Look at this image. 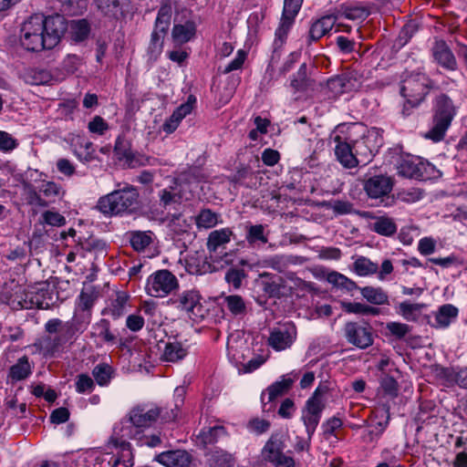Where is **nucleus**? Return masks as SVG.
Returning a JSON list of instances; mask_svg holds the SVG:
<instances>
[{
	"label": "nucleus",
	"instance_id": "1",
	"mask_svg": "<svg viewBox=\"0 0 467 467\" xmlns=\"http://www.w3.org/2000/svg\"><path fill=\"white\" fill-rule=\"evenodd\" d=\"M88 321L72 319L64 322L59 318L49 319L45 324L47 336L38 339L36 345L45 355H54L67 342L71 340L77 333H82L88 324Z\"/></svg>",
	"mask_w": 467,
	"mask_h": 467
},
{
	"label": "nucleus",
	"instance_id": "32",
	"mask_svg": "<svg viewBox=\"0 0 467 467\" xmlns=\"http://www.w3.org/2000/svg\"><path fill=\"white\" fill-rule=\"evenodd\" d=\"M131 247L136 252H143L153 244L155 234L151 231H131L128 233Z\"/></svg>",
	"mask_w": 467,
	"mask_h": 467
},
{
	"label": "nucleus",
	"instance_id": "58",
	"mask_svg": "<svg viewBox=\"0 0 467 467\" xmlns=\"http://www.w3.org/2000/svg\"><path fill=\"white\" fill-rule=\"evenodd\" d=\"M346 93L358 90L362 85V75L352 70L342 74Z\"/></svg>",
	"mask_w": 467,
	"mask_h": 467
},
{
	"label": "nucleus",
	"instance_id": "6",
	"mask_svg": "<svg viewBox=\"0 0 467 467\" xmlns=\"http://www.w3.org/2000/svg\"><path fill=\"white\" fill-rule=\"evenodd\" d=\"M171 7L168 5L161 6L158 11L145 54L147 61L150 64L156 62L163 51L164 38L171 26Z\"/></svg>",
	"mask_w": 467,
	"mask_h": 467
},
{
	"label": "nucleus",
	"instance_id": "16",
	"mask_svg": "<svg viewBox=\"0 0 467 467\" xmlns=\"http://www.w3.org/2000/svg\"><path fill=\"white\" fill-rule=\"evenodd\" d=\"M98 10L108 19L120 20L132 13L130 0H94Z\"/></svg>",
	"mask_w": 467,
	"mask_h": 467
},
{
	"label": "nucleus",
	"instance_id": "64",
	"mask_svg": "<svg viewBox=\"0 0 467 467\" xmlns=\"http://www.w3.org/2000/svg\"><path fill=\"white\" fill-rule=\"evenodd\" d=\"M41 223L60 227L66 224V218L57 212L46 211L41 216Z\"/></svg>",
	"mask_w": 467,
	"mask_h": 467
},
{
	"label": "nucleus",
	"instance_id": "41",
	"mask_svg": "<svg viewBox=\"0 0 467 467\" xmlns=\"http://www.w3.org/2000/svg\"><path fill=\"white\" fill-rule=\"evenodd\" d=\"M186 395V389L183 386H179L174 389L173 402L174 408L171 409L170 411L162 412L161 418L165 421H173L178 418L179 410L184 404V399Z\"/></svg>",
	"mask_w": 467,
	"mask_h": 467
},
{
	"label": "nucleus",
	"instance_id": "51",
	"mask_svg": "<svg viewBox=\"0 0 467 467\" xmlns=\"http://www.w3.org/2000/svg\"><path fill=\"white\" fill-rule=\"evenodd\" d=\"M225 434L226 431L224 427L216 425L213 427L203 428L198 435V438L204 444H212L216 442L220 437Z\"/></svg>",
	"mask_w": 467,
	"mask_h": 467
},
{
	"label": "nucleus",
	"instance_id": "31",
	"mask_svg": "<svg viewBox=\"0 0 467 467\" xmlns=\"http://www.w3.org/2000/svg\"><path fill=\"white\" fill-rule=\"evenodd\" d=\"M196 33V26L192 21L184 24H175L171 30V38L175 45L181 46L192 39Z\"/></svg>",
	"mask_w": 467,
	"mask_h": 467
},
{
	"label": "nucleus",
	"instance_id": "54",
	"mask_svg": "<svg viewBox=\"0 0 467 467\" xmlns=\"http://www.w3.org/2000/svg\"><path fill=\"white\" fill-rule=\"evenodd\" d=\"M223 302L227 309L234 316L244 315L246 311L245 303L241 296H227Z\"/></svg>",
	"mask_w": 467,
	"mask_h": 467
},
{
	"label": "nucleus",
	"instance_id": "10",
	"mask_svg": "<svg viewBox=\"0 0 467 467\" xmlns=\"http://www.w3.org/2000/svg\"><path fill=\"white\" fill-rule=\"evenodd\" d=\"M285 448L282 436L275 433L272 434L266 441L262 452L265 459L272 462L275 467H295L294 458L284 453Z\"/></svg>",
	"mask_w": 467,
	"mask_h": 467
},
{
	"label": "nucleus",
	"instance_id": "59",
	"mask_svg": "<svg viewBox=\"0 0 467 467\" xmlns=\"http://www.w3.org/2000/svg\"><path fill=\"white\" fill-rule=\"evenodd\" d=\"M346 93L358 90L362 85V75L352 70L342 74Z\"/></svg>",
	"mask_w": 467,
	"mask_h": 467
},
{
	"label": "nucleus",
	"instance_id": "36",
	"mask_svg": "<svg viewBox=\"0 0 467 467\" xmlns=\"http://www.w3.org/2000/svg\"><path fill=\"white\" fill-rule=\"evenodd\" d=\"M325 392L326 389H321L320 387L317 388L312 396L306 400L303 410L320 420L322 411L325 409V404L322 400V395Z\"/></svg>",
	"mask_w": 467,
	"mask_h": 467
},
{
	"label": "nucleus",
	"instance_id": "30",
	"mask_svg": "<svg viewBox=\"0 0 467 467\" xmlns=\"http://www.w3.org/2000/svg\"><path fill=\"white\" fill-rule=\"evenodd\" d=\"M458 313V308L453 305H442L434 313V322L430 324L435 328H446L457 318Z\"/></svg>",
	"mask_w": 467,
	"mask_h": 467
},
{
	"label": "nucleus",
	"instance_id": "22",
	"mask_svg": "<svg viewBox=\"0 0 467 467\" xmlns=\"http://www.w3.org/2000/svg\"><path fill=\"white\" fill-rule=\"evenodd\" d=\"M233 235V231L228 227L214 230L209 234L206 246L213 262L218 261L217 255L213 254H217L220 250L224 249V245L230 243Z\"/></svg>",
	"mask_w": 467,
	"mask_h": 467
},
{
	"label": "nucleus",
	"instance_id": "5",
	"mask_svg": "<svg viewBox=\"0 0 467 467\" xmlns=\"http://www.w3.org/2000/svg\"><path fill=\"white\" fill-rule=\"evenodd\" d=\"M431 88V80L428 76L421 72L411 73L401 84L400 94L406 99L402 114L410 115L409 108L412 109L419 106L430 88Z\"/></svg>",
	"mask_w": 467,
	"mask_h": 467
},
{
	"label": "nucleus",
	"instance_id": "7",
	"mask_svg": "<svg viewBox=\"0 0 467 467\" xmlns=\"http://www.w3.org/2000/svg\"><path fill=\"white\" fill-rule=\"evenodd\" d=\"M42 15L31 16L23 25L21 29L20 41L22 46L28 51L38 52L47 48V37L44 34Z\"/></svg>",
	"mask_w": 467,
	"mask_h": 467
},
{
	"label": "nucleus",
	"instance_id": "49",
	"mask_svg": "<svg viewBox=\"0 0 467 467\" xmlns=\"http://www.w3.org/2000/svg\"><path fill=\"white\" fill-rule=\"evenodd\" d=\"M220 215L210 209H202L195 217V223L198 228L209 229L218 223Z\"/></svg>",
	"mask_w": 467,
	"mask_h": 467
},
{
	"label": "nucleus",
	"instance_id": "48",
	"mask_svg": "<svg viewBox=\"0 0 467 467\" xmlns=\"http://www.w3.org/2000/svg\"><path fill=\"white\" fill-rule=\"evenodd\" d=\"M343 308L347 313L362 316H378L380 312L378 307L358 302L344 303Z\"/></svg>",
	"mask_w": 467,
	"mask_h": 467
},
{
	"label": "nucleus",
	"instance_id": "55",
	"mask_svg": "<svg viewBox=\"0 0 467 467\" xmlns=\"http://www.w3.org/2000/svg\"><path fill=\"white\" fill-rule=\"evenodd\" d=\"M423 307V304H412L409 302H402L399 306L400 313L408 321H417Z\"/></svg>",
	"mask_w": 467,
	"mask_h": 467
},
{
	"label": "nucleus",
	"instance_id": "12",
	"mask_svg": "<svg viewBox=\"0 0 467 467\" xmlns=\"http://www.w3.org/2000/svg\"><path fill=\"white\" fill-rule=\"evenodd\" d=\"M344 335L349 344L361 349L373 344L371 327L368 324L348 322L344 327Z\"/></svg>",
	"mask_w": 467,
	"mask_h": 467
},
{
	"label": "nucleus",
	"instance_id": "24",
	"mask_svg": "<svg viewBox=\"0 0 467 467\" xmlns=\"http://www.w3.org/2000/svg\"><path fill=\"white\" fill-rule=\"evenodd\" d=\"M185 270L191 275H204L214 271L215 267L207 261V257L201 252L189 254L185 259Z\"/></svg>",
	"mask_w": 467,
	"mask_h": 467
},
{
	"label": "nucleus",
	"instance_id": "38",
	"mask_svg": "<svg viewBox=\"0 0 467 467\" xmlns=\"http://www.w3.org/2000/svg\"><path fill=\"white\" fill-rule=\"evenodd\" d=\"M187 354V348H184L181 342H168L164 347L161 359L167 362H177L184 358Z\"/></svg>",
	"mask_w": 467,
	"mask_h": 467
},
{
	"label": "nucleus",
	"instance_id": "29",
	"mask_svg": "<svg viewBox=\"0 0 467 467\" xmlns=\"http://www.w3.org/2000/svg\"><path fill=\"white\" fill-rule=\"evenodd\" d=\"M336 16L349 20H365L370 14L367 5L362 3L343 4L336 11Z\"/></svg>",
	"mask_w": 467,
	"mask_h": 467
},
{
	"label": "nucleus",
	"instance_id": "45",
	"mask_svg": "<svg viewBox=\"0 0 467 467\" xmlns=\"http://www.w3.org/2000/svg\"><path fill=\"white\" fill-rule=\"evenodd\" d=\"M294 16H285L282 14L279 26L275 30V39L274 41L275 47H280L286 39L287 34L294 24Z\"/></svg>",
	"mask_w": 467,
	"mask_h": 467
},
{
	"label": "nucleus",
	"instance_id": "2",
	"mask_svg": "<svg viewBox=\"0 0 467 467\" xmlns=\"http://www.w3.org/2000/svg\"><path fill=\"white\" fill-rule=\"evenodd\" d=\"M348 140L352 143L359 163H368L383 143L380 130L368 128L361 123H353L347 130Z\"/></svg>",
	"mask_w": 467,
	"mask_h": 467
},
{
	"label": "nucleus",
	"instance_id": "3",
	"mask_svg": "<svg viewBox=\"0 0 467 467\" xmlns=\"http://www.w3.org/2000/svg\"><path fill=\"white\" fill-rule=\"evenodd\" d=\"M138 205L139 192L137 189L127 185L100 197L97 203V209L105 215L116 216L130 214L138 209Z\"/></svg>",
	"mask_w": 467,
	"mask_h": 467
},
{
	"label": "nucleus",
	"instance_id": "21",
	"mask_svg": "<svg viewBox=\"0 0 467 467\" xmlns=\"http://www.w3.org/2000/svg\"><path fill=\"white\" fill-rule=\"evenodd\" d=\"M201 295L196 289L185 290L173 301L176 307L194 317L202 316Z\"/></svg>",
	"mask_w": 467,
	"mask_h": 467
},
{
	"label": "nucleus",
	"instance_id": "15",
	"mask_svg": "<svg viewBox=\"0 0 467 467\" xmlns=\"http://www.w3.org/2000/svg\"><path fill=\"white\" fill-rule=\"evenodd\" d=\"M394 186L393 179L389 175H374L364 182L363 188L370 199H380L389 196Z\"/></svg>",
	"mask_w": 467,
	"mask_h": 467
},
{
	"label": "nucleus",
	"instance_id": "61",
	"mask_svg": "<svg viewBox=\"0 0 467 467\" xmlns=\"http://www.w3.org/2000/svg\"><path fill=\"white\" fill-rule=\"evenodd\" d=\"M245 277L246 274L243 269L232 267L225 273L224 279L234 289H238Z\"/></svg>",
	"mask_w": 467,
	"mask_h": 467
},
{
	"label": "nucleus",
	"instance_id": "27",
	"mask_svg": "<svg viewBox=\"0 0 467 467\" xmlns=\"http://www.w3.org/2000/svg\"><path fill=\"white\" fill-rule=\"evenodd\" d=\"M338 16L335 13L324 16L316 20L310 26L308 32L309 41H317L327 35L335 26Z\"/></svg>",
	"mask_w": 467,
	"mask_h": 467
},
{
	"label": "nucleus",
	"instance_id": "4",
	"mask_svg": "<svg viewBox=\"0 0 467 467\" xmlns=\"http://www.w3.org/2000/svg\"><path fill=\"white\" fill-rule=\"evenodd\" d=\"M457 114V107L446 94H439L433 103L432 126L425 138L435 142L444 139L452 119Z\"/></svg>",
	"mask_w": 467,
	"mask_h": 467
},
{
	"label": "nucleus",
	"instance_id": "63",
	"mask_svg": "<svg viewBox=\"0 0 467 467\" xmlns=\"http://www.w3.org/2000/svg\"><path fill=\"white\" fill-rule=\"evenodd\" d=\"M167 220L169 227L177 234L187 232L189 229V223L181 213L168 215Z\"/></svg>",
	"mask_w": 467,
	"mask_h": 467
},
{
	"label": "nucleus",
	"instance_id": "60",
	"mask_svg": "<svg viewBox=\"0 0 467 467\" xmlns=\"http://www.w3.org/2000/svg\"><path fill=\"white\" fill-rule=\"evenodd\" d=\"M131 439L135 440L139 446H148L150 448L157 447L161 442V440L159 435H147L138 430H136L135 432L132 434Z\"/></svg>",
	"mask_w": 467,
	"mask_h": 467
},
{
	"label": "nucleus",
	"instance_id": "37",
	"mask_svg": "<svg viewBox=\"0 0 467 467\" xmlns=\"http://www.w3.org/2000/svg\"><path fill=\"white\" fill-rule=\"evenodd\" d=\"M31 366L26 356L20 358L16 364L10 367L8 379L13 382L24 380L31 374Z\"/></svg>",
	"mask_w": 467,
	"mask_h": 467
},
{
	"label": "nucleus",
	"instance_id": "11",
	"mask_svg": "<svg viewBox=\"0 0 467 467\" xmlns=\"http://www.w3.org/2000/svg\"><path fill=\"white\" fill-rule=\"evenodd\" d=\"M330 139L335 144L336 158L344 168L352 169L359 164V159L355 155L352 143L348 140V134L342 136L336 130L331 134Z\"/></svg>",
	"mask_w": 467,
	"mask_h": 467
},
{
	"label": "nucleus",
	"instance_id": "9",
	"mask_svg": "<svg viewBox=\"0 0 467 467\" xmlns=\"http://www.w3.org/2000/svg\"><path fill=\"white\" fill-rule=\"evenodd\" d=\"M399 173L406 178L427 181L437 177L440 171L430 162H424L418 158H408L400 162Z\"/></svg>",
	"mask_w": 467,
	"mask_h": 467
},
{
	"label": "nucleus",
	"instance_id": "50",
	"mask_svg": "<svg viewBox=\"0 0 467 467\" xmlns=\"http://www.w3.org/2000/svg\"><path fill=\"white\" fill-rule=\"evenodd\" d=\"M327 280L331 285L338 288L345 289L348 292H351L358 288L357 284L353 280L337 272L329 273L327 275Z\"/></svg>",
	"mask_w": 467,
	"mask_h": 467
},
{
	"label": "nucleus",
	"instance_id": "14",
	"mask_svg": "<svg viewBox=\"0 0 467 467\" xmlns=\"http://www.w3.org/2000/svg\"><path fill=\"white\" fill-rule=\"evenodd\" d=\"M43 26H45V36L47 37V48L55 47L67 28L66 18L58 14L48 16L42 15Z\"/></svg>",
	"mask_w": 467,
	"mask_h": 467
},
{
	"label": "nucleus",
	"instance_id": "28",
	"mask_svg": "<svg viewBox=\"0 0 467 467\" xmlns=\"http://www.w3.org/2000/svg\"><path fill=\"white\" fill-rule=\"evenodd\" d=\"M432 54L435 60L441 67L450 70H454L456 68V59L445 41H435L434 46L432 47Z\"/></svg>",
	"mask_w": 467,
	"mask_h": 467
},
{
	"label": "nucleus",
	"instance_id": "35",
	"mask_svg": "<svg viewBox=\"0 0 467 467\" xmlns=\"http://www.w3.org/2000/svg\"><path fill=\"white\" fill-rule=\"evenodd\" d=\"M29 297L31 298L33 308L48 309L52 305V296L47 285L33 287L29 290Z\"/></svg>",
	"mask_w": 467,
	"mask_h": 467
},
{
	"label": "nucleus",
	"instance_id": "23",
	"mask_svg": "<svg viewBox=\"0 0 467 467\" xmlns=\"http://www.w3.org/2000/svg\"><path fill=\"white\" fill-rule=\"evenodd\" d=\"M435 372L446 386L456 384L461 388L467 389V368L438 367Z\"/></svg>",
	"mask_w": 467,
	"mask_h": 467
},
{
	"label": "nucleus",
	"instance_id": "39",
	"mask_svg": "<svg viewBox=\"0 0 467 467\" xmlns=\"http://www.w3.org/2000/svg\"><path fill=\"white\" fill-rule=\"evenodd\" d=\"M375 221L371 224V229L383 236H392L396 234L398 226L395 221L388 216L374 217Z\"/></svg>",
	"mask_w": 467,
	"mask_h": 467
},
{
	"label": "nucleus",
	"instance_id": "57",
	"mask_svg": "<svg viewBox=\"0 0 467 467\" xmlns=\"http://www.w3.org/2000/svg\"><path fill=\"white\" fill-rule=\"evenodd\" d=\"M90 32L89 24L85 19L73 21L71 25V34L75 41L85 40Z\"/></svg>",
	"mask_w": 467,
	"mask_h": 467
},
{
	"label": "nucleus",
	"instance_id": "17",
	"mask_svg": "<svg viewBox=\"0 0 467 467\" xmlns=\"http://www.w3.org/2000/svg\"><path fill=\"white\" fill-rule=\"evenodd\" d=\"M296 338V328L292 324H285L271 330L268 345L276 351L289 348Z\"/></svg>",
	"mask_w": 467,
	"mask_h": 467
},
{
	"label": "nucleus",
	"instance_id": "25",
	"mask_svg": "<svg viewBox=\"0 0 467 467\" xmlns=\"http://www.w3.org/2000/svg\"><path fill=\"white\" fill-rule=\"evenodd\" d=\"M62 78L57 72H51L44 68H30L25 73V80L30 85H54Z\"/></svg>",
	"mask_w": 467,
	"mask_h": 467
},
{
	"label": "nucleus",
	"instance_id": "19",
	"mask_svg": "<svg viewBox=\"0 0 467 467\" xmlns=\"http://www.w3.org/2000/svg\"><path fill=\"white\" fill-rule=\"evenodd\" d=\"M375 419L379 420L372 426L371 430H368L362 436L365 442H373L378 441L389 426L390 420L389 407L387 404H382L373 411Z\"/></svg>",
	"mask_w": 467,
	"mask_h": 467
},
{
	"label": "nucleus",
	"instance_id": "52",
	"mask_svg": "<svg viewBox=\"0 0 467 467\" xmlns=\"http://www.w3.org/2000/svg\"><path fill=\"white\" fill-rule=\"evenodd\" d=\"M40 193L47 198L51 203L55 202L57 198L60 199L64 196L65 192L61 186L54 182H43L39 188Z\"/></svg>",
	"mask_w": 467,
	"mask_h": 467
},
{
	"label": "nucleus",
	"instance_id": "46",
	"mask_svg": "<svg viewBox=\"0 0 467 467\" xmlns=\"http://www.w3.org/2000/svg\"><path fill=\"white\" fill-rule=\"evenodd\" d=\"M245 239L251 245H254L256 244H266L268 242V237L265 234V226L262 224L247 225Z\"/></svg>",
	"mask_w": 467,
	"mask_h": 467
},
{
	"label": "nucleus",
	"instance_id": "47",
	"mask_svg": "<svg viewBox=\"0 0 467 467\" xmlns=\"http://www.w3.org/2000/svg\"><path fill=\"white\" fill-rule=\"evenodd\" d=\"M294 260L292 256L285 254H274L264 260V265L270 267L279 273H283L288 267L289 265L293 264Z\"/></svg>",
	"mask_w": 467,
	"mask_h": 467
},
{
	"label": "nucleus",
	"instance_id": "43",
	"mask_svg": "<svg viewBox=\"0 0 467 467\" xmlns=\"http://www.w3.org/2000/svg\"><path fill=\"white\" fill-rule=\"evenodd\" d=\"M93 336L99 337L103 342L115 344L117 342L116 335L110 330V324L107 319H100L92 327Z\"/></svg>",
	"mask_w": 467,
	"mask_h": 467
},
{
	"label": "nucleus",
	"instance_id": "53",
	"mask_svg": "<svg viewBox=\"0 0 467 467\" xmlns=\"http://www.w3.org/2000/svg\"><path fill=\"white\" fill-rule=\"evenodd\" d=\"M113 370L106 363L98 364L92 370V375L99 386H107L112 379Z\"/></svg>",
	"mask_w": 467,
	"mask_h": 467
},
{
	"label": "nucleus",
	"instance_id": "33",
	"mask_svg": "<svg viewBox=\"0 0 467 467\" xmlns=\"http://www.w3.org/2000/svg\"><path fill=\"white\" fill-rule=\"evenodd\" d=\"M6 303L15 310L33 308L32 301L29 297V290L20 285L16 286L14 292L7 298Z\"/></svg>",
	"mask_w": 467,
	"mask_h": 467
},
{
	"label": "nucleus",
	"instance_id": "40",
	"mask_svg": "<svg viewBox=\"0 0 467 467\" xmlns=\"http://www.w3.org/2000/svg\"><path fill=\"white\" fill-rule=\"evenodd\" d=\"M361 296L373 305H389V296L381 287L364 286L359 288Z\"/></svg>",
	"mask_w": 467,
	"mask_h": 467
},
{
	"label": "nucleus",
	"instance_id": "18",
	"mask_svg": "<svg viewBox=\"0 0 467 467\" xmlns=\"http://www.w3.org/2000/svg\"><path fill=\"white\" fill-rule=\"evenodd\" d=\"M294 380L287 377L282 376L280 380L270 385L262 394L261 401L264 411H271L274 410L273 402L278 398L285 394L292 387Z\"/></svg>",
	"mask_w": 467,
	"mask_h": 467
},
{
	"label": "nucleus",
	"instance_id": "8",
	"mask_svg": "<svg viewBox=\"0 0 467 467\" xmlns=\"http://www.w3.org/2000/svg\"><path fill=\"white\" fill-rule=\"evenodd\" d=\"M179 287L177 277L169 270H159L147 280L146 291L154 297H164Z\"/></svg>",
	"mask_w": 467,
	"mask_h": 467
},
{
	"label": "nucleus",
	"instance_id": "34",
	"mask_svg": "<svg viewBox=\"0 0 467 467\" xmlns=\"http://www.w3.org/2000/svg\"><path fill=\"white\" fill-rule=\"evenodd\" d=\"M129 295L124 291L116 293L115 298L103 311V314L111 316L114 319H118L127 312Z\"/></svg>",
	"mask_w": 467,
	"mask_h": 467
},
{
	"label": "nucleus",
	"instance_id": "42",
	"mask_svg": "<svg viewBox=\"0 0 467 467\" xmlns=\"http://www.w3.org/2000/svg\"><path fill=\"white\" fill-rule=\"evenodd\" d=\"M131 438V430L129 427H121L119 431L118 428L114 429V434L110 437L109 443L116 449H119L122 451H130V444L126 438Z\"/></svg>",
	"mask_w": 467,
	"mask_h": 467
},
{
	"label": "nucleus",
	"instance_id": "20",
	"mask_svg": "<svg viewBox=\"0 0 467 467\" xmlns=\"http://www.w3.org/2000/svg\"><path fill=\"white\" fill-rule=\"evenodd\" d=\"M161 414V410L157 407L138 406L130 410L129 420L136 429L146 428L155 422Z\"/></svg>",
	"mask_w": 467,
	"mask_h": 467
},
{
	"label": "nucleus",
	"instance_id": "62",
	"mask_svg": "<svg viewBox=\"0 0 467 467\" xmlns=\"http://www.w3.org/2000/svg\"><path fill=\"white\" fill-rule=\"evenodd\" d=\"M65 12L69 15L81 14L87 7L88 0H58Z\"/></svg>",
	"mask_w": 467,
	"mask_h": 467
},
{
	"label": "nucleus",
	"instance_id": "56",
	"mask_svg": "<svg viewBox=\"0 0 467 467\" xmlns=\"http://www.w3.org/2000/svg\"><path fill=\"white\" fill-rule=\"evenodd\" d=\"M306 69V65L304 63L300 66L297 72L292 76V78L290 80V86L296 91L304 90L308 86L309 79L307 78Z\"/></svg>",
	"mask_w": 467,
	"mask_h": 467
},
{
	"label": "nucleus",
	"instance_id": "44",
	"mask_svg": "<svg viewBox=\"0 0 467 467\" xmlns=\"http://www.w3.org/2000/svg\"><path fill=\"white\" fill-rule=\"evenodd\" d=\"M353 270L359 276H368L377 274L379 265L365 256H358L353 263Z\"/></svg>",
	"mask_w": 467,
	"mask_h": 467
},
{
	"label": "nucleus",
	"instance_id": "26",
	"mask_svg": "<svg viewBox=\"0 0 467 467\" xmlns=\"http://www.w3.org/2000/svg\"><path fill=\"white\" fill-rule=\"evenodd\" d=\"M155 460L166 467H188L191 455L182 450L168 451L158 454Z\"/></svg>",
	"mask_w": 467,
	"mask_h": 467
},
{
	"label": "nucleus",
	"instance_id": "13",
	"mask_svg": "<svg viewBox=\"0 0 467 467\" xmlns=\"http://www.w3.org/2000/svg\"><path fill=\"white\" fill-rule=\"evenodd\" d=\"M256 285L268 297L280 298L287 296L291 288L287 287L285 280L282 276L264 272L259 275Z\"/></svg>",
	"mask_w": 467,
	"mask_h": 467
}]
</instances>
